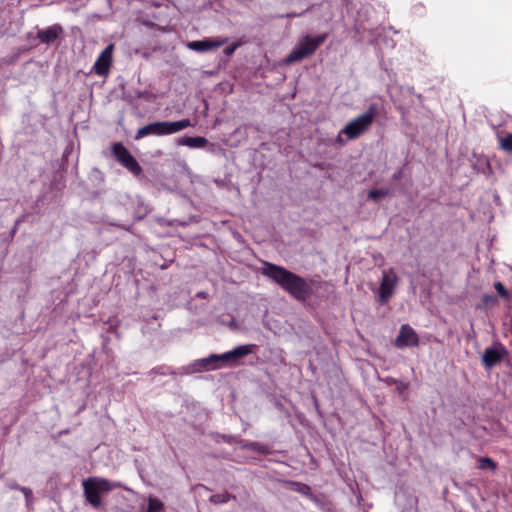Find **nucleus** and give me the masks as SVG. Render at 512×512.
I'll use <instances>...</instances> for the list:
<instances>
[{
    "mask_svg": "<svg viewBox=\"0 0 512 512\" xmlns=\"http://www.w3.org/2000/svg\"><path fill=\"white\" fill-rule=\"evenodd\" d=\"M262 274L297 300L304 301L312 294V287L307 280L282 266L264 262Z\"/></svg>",
    "mask_w": 512,
    "mask_h": 512,
    "instance_id": "1",
    "label": "nucleus"
},
{
    "mask_svg": "<svg viewBox=\"0 0 512 512\" xmlns=\"http://www.w3.org/2000/svg\"><path fill=\"white\" fill-rule=\"evenodd\" d=\"M83 494L86 502L96 510L102 507L101 494L121 488L120 482H113L103 477L91 476L82 481Z\"/></svg>",
    "mask_w": 512,
    "mask_h": 512,
    "instance_id": "2",
    "label": "nucleus"
},
{
    "mask_svg": "<svg viewBox=\"0 0 512 512\" xmlns=\"http://www.w3.org/2000/svg\"><path fill=\"white\" fill-rule=\"evenodd\" d=\"M376 115L377 106L375 104H371L363 114L348 122L345 127L340 130L337 136V142L341 145L345 143L341 138L342 134L346 135L349 140L356 139L361 136L372 125Z\"/></svg>",
    "mask_w": 512,
    "mask_h": 512,
    "instance_id": "3",
    "label": "nucleus"
},
{
    "mask_svg": "<svg viewBox=\"0 0 512 512\" xmlns=\"http://www.w3.org/2000/svg\"><path fill=\"white\" fill-rule=\"evenodd\" d=\"M191 126L189 119L179 121H157L149 123L138 129L134 136L135 140H140L146 136H166L177 133Z\"/></svg>",
    "mask_w": 512,
    "mask_h": 512,
    "instance_id": "4",
    "label": "nucleus"
},
{
    "mask_svg": "<svg viewBox=\"0 0 512 512\" xmlns=\"http://www.w3.org/2000/svg\"><path fill=\"white\" fill-rule=\"evenodd\" d=\"M327 34L322 33L316 36L305 35L296 44L294 49L284 59L286 65L293 64L310 57L325 42Z\"/></svg>",
    "mask_w": 512,
    "mask_h": 512,
    "instance_id": "5",
    "label": "nucleus"
},
{
    "mask_svg": "<svg viewBox=\"0 0 512 512\" xmlns=\"http://www.w3.org/2000/svg\"><path fill=\"white\" fill-rule=\"evenodd\" d=\"M222 368L219 354H211L208 357L196 359L187 366L179 369V374L189 375L200 372H209Z\"/></svg>",
    "mask_w": 512,
    "mask_h": 512,
    "instance_id": "6",
    "label": "nucleus"
},
{
    "mask_svg": "<svg viewBox=\"0 0 512 512\" xmlns=\"http://www.w3.org/2000/svg\"><path fill=\"white\" fill-rule=\"evenodd\" d=\"M111 151L115 159L134 176L142 174L143 170L141 166L123 143H114Z\"/></svg>",
    "mask_w": 512,
    "mask_h": 512,
    "instance_id": "7",
    "label": "nucleus"
},
{
    "mask_svg": "<svg viewBox=\"0 0 512 512\" xmlns=\"http://www.w3.org/2000/svg\"><path fill=\"white\" fill-rule=\"evenodd\" d=\"M398 281L399 278L393 269L383 270L377 296L380 304H386L390 300Z\"/></svg>",
    "mask_w": 512,
    "mask_h": 512,
    "instance_id": "8",
    "label": "nucleus"
},
{
    "mask_svg": "<svg viewBox=\"0 0 512 512\" xmlns=\"http://www.w3.org/2000/svg\"><path fill=\"white\" fill-rule=\"evenodd\" d=\"M508 355V350L500 342H494L487 347L482 355V362L486 369H491L499 364Z\"/></svg>",
    "mask_w": 512,
    "mask_h": 512,
    "instance_id": "9",
    "label": "nucleus"
},
{
    "mask_svg": "<svg viewBox=\"0 0 512 512\" xmlns=\"http://www.w3.org/2000/svg\"><path fill=\"white\" fill-rule=\"evenodd\" d=\"M255 348V344H245L239 345L230 351L219 354L222 368L236 364L241 358L252 354Z\"/></svg>",
    "mask_w": 512,
    "mask_h": 512,
    "instance_id": "10",
    "label": "nucleus"
},
{
    "mask_svg": "<svg viewBox=\"0 0 512 512\" xmlns=\"http://www.w3.org/2000/svg\"><path fill=\"white\" fill-rule=\"evenodd\" d=\"M114 45L109 44L97 57L92 71L98 76H105L108 74L110 66L112 64Z\"/></svg>",
    "mask_w": 512,
    "mask_h": 512,
    "instance_id": "11",
    "label": "nucleus"
},
{
    "mask_svg": "<svg viewBox=\"0 0 512 512\" xmlns=\"http://www.w3.org/2000/svg\"><path fill=\"white\" fill-rule=\"evenodd\" d=\"M419 344V338L416 331L404 324L401 326L398 336L395 339L394 345L397 348L416 347Z\"/></svg>",
    "mask_w": 512,
    "mask_h": 512,
    "instance_id": "12",
    "label": "nucleus"
},
{
    "mask_svg": "<svg viewBox=\"0 0 512 512\" xmlns=\"http://www.w3.org/2000/svg\"><path fill=\"white\" fill-rule=\"evenodd\" d=\"M227 42V38H207L203 40L190 41L187 43V48L196 52H207L212 49L219 48Z\"/></svg>",
    "mask_w": 512,
    "mask_h": 512,
    "instance_id": "13",
    "label": "nucleus"
},
{
    "mask_svg": "<svg viewBox=\"0 0 512 512\" xmlns=\"http://www.w3.org/2000/svg\"><path fill=\"white\" fill-rule=\"evenodd\" d=\"M61 31V26L53 25L46 29L38 31L37 38L40 40L41 43L50 44L58 38Z\"/></svg>",
    "mask_w": 512,
    "mask_h": 512,
    "instance_id": "14",
    "label": "nucleus"
},
{
    "mask_svg": "<svg viewBox=\"0 0 512 512\" xmlns=\"http://www.w3.org/2000/svg\"><path fill=\"white\" fill-rule=\"evenodd\" d=\"M207 142V139L202 136H184L178 139V145L187 146L189 148H203Z\"/></svg>",
    "mask_w": 512,
    "mask_h": 512,
    "instance_id": "15",
    "label": "nucleus"
},
{
    "mask_svg": "<svg viewBox=\"0 0 512 512\" xmlns=\"http://www.w3.org/2000/svg\"><path fill=\"white\" fill-rule=\"evenodd\" d=\"M149 374L150 375L158 374V375H162V376H167V375L177 376V375H180L179 371H175L171 366H168V365H160V366L154 367V368H152L149 371Z\"/></svg>",
    "mask_w": 512,
    "mask_h": 512,
    "instance_id": "16",
    "label": "nucleus"
},
{
    "mask_svg": "<svg viewBox=\"0 0 512 512\" xmlns=\"http://www.w3.org/2000/svg\"><path fill=\"white\" fill-rule=\"evenodd\" d=\"M390 195V190L388 188L381 189H372L368 192V199L373 200L375 202L381 200Z\"/></svg>",
    "mask_w": 512,
    "mask_h": 512,
    "instance_id": "17",
    "label": "nucleus"
},
{
    "mask_svg": "<svg viewBox=\"0 0 512 512\" xmlns=\"http://www.w3.org/2000/svg\"><path fill=\"white\" fill-rule=\"evenodd\" d=\"M146 512H164V505L162 501H160L156 497L150 496L148 498V505Z\"/></svg>",
    "mask_w": 512,
    "mask_h": 512,
    "instance_id": "18",
    "label": "nucleus"
},
{
    "mask_svg": "<svg viewBox=\"0 0 512 512\" xmlns=\"http://www.w3.org/2000/svg\"><path fill=\"white\" fill-rule=\"evenodd\" d=\"M231 499H235V496L231 495L228 492L214 494L209 498V501L215 505L224 504L230 501Z\"/></svg>",
    "mask_w": 512,
    "mask_h": 512,
    "instance_id": "19",
    "label": "nucleus"
},
{
    "mask_svg": "<svg viewBox=\"0 0 512 512\" xmlns=\"http://www.w3.org/2000/svg\"><path fill=\"white\" fill-rule=\"evenodd\" d=\"M478 468H480L482 470H486V469L494 470L496 468V464L489 457H480L478 459Z\"/></svg>",
    "mask_w": 512,
    "mask_h": 512,
    "instance_id": "20",
    "label": "nucleus"
},
{
    "mask_svg": "<svg viewBox=\"0 0 512 512\" xmlns=\"http://www.w3.org/2000/svg\"><path fill=\"white\" fill-rule=\"evenodd\" d=\"M500 146L505 151H512V133L500 139Z\"/></svg>",
    "mask_w": 512,
    "mask_h": 512,
    "instance_id": "21",
    "label": "nucleus"
},
{
    "mask_svg": "<svg viewBox=\"0 0 512 512\" xmlns=\"http://www.w3.org/2000/svg\"><path fill=\"white\" fill-rule=\"evenodd\" d=\"M494 288L497 291V293L499 294V296H501L503 298H509V296H510L509 292L507 291V289L501 282H495Z\"/></svg>",
    "mask_w": 512,
    "mask_h": 512,
    "instance_id": "22",
    "label": "nucleus"
},
{
    "mask_svg": "<svg viewBox=\"0 0 512 512\" xmlns=\"http://www.w3.org/2000/svg\"><path fill=\"white\" fill-rule=\"evenodd\" d=\"M21 492L23 493V495L25 497L26 505L30 506L32 504V502H33V491H32V489H30L28 487H24V488H21Z\"/></svg>",
    "mask_w": 512,
    "mask_h": 512,
    "instance_id": "23",
    "label": "nucleus"
},
{
    "mask_svg": "<svg viewBox=\"0 0 512 512\" xmlns=\"http://www.w3.org/2000/svg\"><path fill=\"white\" fill-rule=\"evenodd\" d=\"M482 303L483 305H490V304H496L497 298L494 295L485 294L482 297Z\"/></svg>",
    "mask_w": 512,
    "mask_h": 512,
    "instance_id": "24",
    "label": "nucleus"
},
{
    "mask_svg": "<svg viewBox=\"0 0 512 512\" xmlns=\"http://www.w3.org/2000/svg\"><path fill=\"white\" fill-rule=\"evenodd\" d=\"M408 383L398 380L395 384V389L399 394H403L408 389Z\"/></svg>",
    "mask_w": 512,
    "mask_h": 512,
    "instance_id": "25",
    "label": "nucleus"
},
{
    "mask_svg": "<svg viewBox=\"0 0 512 512\" xmlns=\"http://www.w3.org/2000/svg\"><path fill=\"white\" fill-rule=\"evenodd\" d=\"M219 437L225 442V443H228V444H231V443H236L238 442V439L237 437L235 436H232V435H219Z\"/></svg>",
    "mask_w": 512,
    "mask_h": 512,
    "instance_id": "26",
    "label": "nucleus"
},
{
    "mask_svg": "<svg viewBox=\"0 0 512 512\" xmlns=\"http://www.w3.org/2000/svg\"><path fill=\"white\" fill-rule=\"evenodd\" d=\"M7 487L11 490H19L21 491V488H24V486H20L16 481L11 480L7 482Z\"/></svg>",
    "mask_w": 512,
    "mask_h": 512,
    "instance_id": "27",
    "label": "nucleus"
},
{
    "mask_svg": "<svg viewBox=\"0 0 512 512\" xmlns=\"http://www.w3.org/2000/svg\"><path fill=\"white\" fill-rule=\"evenodd\" d=\"M238 47V44H232L230 46H227L225 49H224V54L227 55V56H230L234 53V51L237 49Z\"/></svg>",
    "mask_w": 512,
    "mask_h": 512,
    "instance_id": "28",
    "label": "nucleus"
},
{
    "mask_svg": "<svg viewBox=\"0 0 512 512\" xmlns=\"http://www.w3.org/2000/svg\"><path fill=\"white\" fill-rule=\"evenodd\" d=\"M255 452L266 454V453H269V449L266 445L258 442V449H256Z\"/></svg>",
    "mask_w": 512,
    "mask_h": 512,
    "instance_id": "29",
    "label": "nucleus"
},
{
    "mask_svg": "<svg viewBox=\"0 0 512 512\" xmlns=\"http://www.w3.org/2000/svg\"><path fill=\"white\" fill-rule=\"evenodd\" d=\"M243 447L255 451L256 449H258V442H248L244 444Z\"/></svg>",
    "mask_w": 512,
    "mask_h": 512,
    "instance_id": "30",
    "label": "nucleus"
},
{
    "mask_svg": "<svg viewBox=\"0 0 512 512\" xmlns=\"http://www.w3.org/2000/svg\"><path fill=\"white\" fill-rule=\"evenodd\" d=\"M401 177H402V170L400 169V170L396 171V172L392 175V180H393V181H398V180H400V179H401Z\"/></svg>",
    "mask_w": 512,
    "mask_h": 512,
    "instance_id": "31",
    "label": "nucleus"
},
{
    "mask_svg": "<svg viewBox=\"0 0 512 512\" xmlns=\"http://www.w3.org/2000/svg\"><path fill=\"white\" fill-rule=\"evenodd\" d=\"M397 381H398V380H397V379H395V378H393V377H386V378L384 379V382H385L386 384H388V385H392V384H393V385H395Z\"/></svg>",
    "mask_w": 512,
    "mask_h": 512,
    "instance_id": "32",
    "label": "nucleus"
},
{
    "mask_svg": "<svg viewBox=\"0 0 512 512\" xmlns=\"http://www.w3.org/2000/svg\"><path fill=\"white\" fill-rule=\"evenodd\" d=\"M304 15V12H301V13H287L286 15H283L282 17H287V18H291V17H300Z\"/></svg>",
    "mask_w": 512,
    "mask_h": 512,
    "instance_id": "33",
    "label": "nucleus"
},
{
    "mask_svg": "<svg viewBox=\"0 0 512 512\" xmlns=\"http://www.w3.org/2000/svg\"><path fill=\"white\" fill-rule=\"evenodd\" d=\"M197 297H199V298H206L207 297V293L206 292H198L197 293Z\"/></svg>",
    "mask_w": 512,
    "mask_h": 512,
    "instance_id": "34",
    "label": "nucleus"
}]
</instances>
